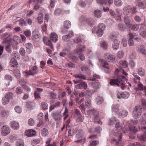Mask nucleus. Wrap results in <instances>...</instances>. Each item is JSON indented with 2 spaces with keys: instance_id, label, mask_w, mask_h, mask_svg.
Listing matches in <instances>:
<instances>
[{
  "instance_id": "f257e3e1",
  "label": "nucleus",
  "mask_w": 146,
  "mask_h": 146,
  "mask_svg": "<svg viewBox=\"0 0 146 146\" xmlns=\"http://www.w3.org/2000/svg\"><path fill=\"white\" fill-rule=\"evenodd\" d=\"M127 80L124 76H119L116 78L111 79L109 82L111 85L119 86V84L121 82H124Z\"/></svg>"
},
{
  "instance_id": "f03ea898",
  "label": "nucleus",
  "mask_w": 146,
  "mask_h": 146,
  "mask_svg": "<svg viewBox=\"0 0 146 146\" xmlns=\"http://www.w3.org/2000/svg\"><path fill=\"white\" fill-rule=\"evenodd\" d=\"M88 111L89 114L92 121L99 124L100 123L101 121L99 119L98 112L92 109H90Z\"/></svg>"
},
{
  "instance_id": "7ed1b4c3",
  "label": "nucleus",
  "mask_w": 146,
  "mask_h": 146,
  "mask_svg": "<svg viewBox=\"0 0 146 146\" xmlns=\"http://www.w3.org/2000/svg\"><path fill=\"white\" fill-rule=\"evenodd\" d=\"M142 108L141 106H137L133 108L132 112L133 116L135 119L139 118L141 115Z\"/></svg>"
},
{
  "instance_id": "20e7f679",
  "label": "nucleus",
  "mask_w": 146,
  "mask_h": 146,
  "mask_svg": "<svg viewBox=\"0 0 146 146\" xmlns=\"http://www.w3.org/2000/svg\"><path fill=\"white\" fill-rule=\"evenodd\" d=\"M83 22H86L87 24L90 26H92L94 24L95 21L91 18H87L84 16H82L80 19Z\"/></svg>"
},
{
  "instance_id": "39448f33",
  "label": "nucleus",
  "mask_w": 146,
  "mask_h": 146,
  "mask_svg": "<svg viewBox=\"0 0 146 146\" xmlns=\"http://www.w3.org/2000/svg\"><path fill=\"white\" fill-rule=\"evenodd\" d=\"M38 72L37 67L36 66H33L31 69L29 70L28 72H26V76L29 75L34 76Z\"/></svg>"
},
{
  "instance_id": "423d86ee",
  "label": "nucleus",
  "mask_w": 146,
  "mask_h": 146,
  "mask_svg": "<svg viewBox=\"0 0 146 146\" xmlns=\"http://www.w3.org/2000/svg\"><path fill=\"white\" fill-rule=\"evenodd\" d=\"M83 131L82 129H79L76 132V137L78 139L75 141V142H79L82 140L83 138Z\"/></svg>"
},
{
  "instance_id": "0eeeda50",
  "label": "nucleus",
  "mask_w": 146,
  "mask_h": 146,
  "mask_svg": "<svg viewBox=\"0 0 146 146\" xmlns=\"http://www.w3.org/2000/svg\"><path fill=\"white\" fill-rule=\"evenodd\" d=\"M73 36V32L72 31H69L66 35L63 36L62 40L65 42H67L69 41L71 37Z\"/></svg>"
},
{
  "instance_id": "6e6552de",
  "label": "nucleus",
  "mask_w": 146,
  "mask_h": 146,
  "mask_svg": "<svg viewBox=\"0 0 146 146\" xmlns=\"http://www.w3.org/2000/svg\"><path fill=\"white\" fill-rule=\"evenodd\" d=\"M10 132V129L9 127L6 125L3 126L2 128L1 134L4 136L9 134Z\"/></svg>"
},
{
  "instance_id": "1a4fd4ad",
  "label": "nucleus",
  "mask_w": 146,
  "mask_h": 146,
  "mask_svg": "<svg viewBox=\"0 0 146 146\" xmlns=\"http://www.w3.org/2000/svg\"><path fill=\"white\" fill-rule=\"evenodd\" d=\"M129 95V93L127 92H124L121 94L118 93L117 96V98L118 99L121 98L127 99L128 98Z\"/></svg>"
},
{
  "instance_id": "9d476101",
  "label": "nucleus",
  "mask_w": 146,
  "mask_h": 146,
  "mask_svg": "<svg viewBox=\"0 0 146 146\" xmlns=\"http://www.w3.org/2000/svg\"><path fill=\"white\" fill-rule=\"evenodd\" d=\"M25 133L26 135L31 137L35 135L36 134V132L35 130L30 129L26 131Z\"/></svg>"
},
{
  "instance_id": "9b49d317",
  "label": "nucleus",
  "mask_w": 146,
  "mask_h": 146,
  "mask_svg": "<svg viewBox=\"0 0 146 146\" xmlns=\"http://www.w3.org/2000/svg\"><path fill=\"white\" fill-rule=\"evenodd\" d=\"M132 7L130 5H128L124 7L123 9V13L124 15H127L131 12Z\"/></svg>"
},
{
  "instance_id": "f8f14e48",
  "label": "nucleus",
  "mask_w": 146,
  "mask_h": 146,
  "mask_svg": "<svg viewBox=\"0 0 146 146\" xmlns=\"http://www.w3.org/2000/svg\"><path fill=\"white\" fill-rule=\"evenodd\" d=\"M75 87L76 88L86 89L87 87V85L85 82H83L76 85Z\"/></svg>"
},
{
  "instance_id": "ddd939ff",
  "label": "nucleus",
  "mask_w": 146,
  "mask_h": 146,
  "mask_svg": "<svg viewBox=\"0 0 146 146\" xmlns=\"http://www.w3.org/2000/svg\"><path fill=\"white\" fill-rule=\"evenodd\" d=\"M104 57L108 61H113L115 60L114 56L109 53H106L104 54Z\"/></svg>"
},
{
  "instance_id": "4468645a",
  "label": "nucleus",
  "mask_w": 146,
  "mask_h": 146,
  "mask_svg": "<svg viewBox=\"0 0 146 146\" xmlns=\"http://www.w3.org/2000/svg\"><path fill=\"white\" fill-rule=\"evenodd\" d=\"M9 113V111L5 110L2 107H0V115L2 117L8 115Z\"/></svg>"
},
{
  "instance_id": "2eb2a0df",
  "label": "nucleus",
  "mask_w": 146,
  "mask_h": 146,
  "mask_svg": "<svg viewBox=\"0 0 146 146\" xmlns=\"http://www.w3.org/2000/svg\"><path fill=\"white\" fill-rule=\"evenodd\" d=\"M52 116L54 119L55 120H60L61 117V115L60 114V113L55 111L53 112L52 113Z\"/></svg>"
},
{
  "instance_id": "dca6fc26",
  "label": "nucleus",
  "mask_w": 146,
  "mask_h": 146,
  "mask_svg": "<svg viewBox=\"0 0 146 146\" xmlns=\"http://www.w3.org/2000/svg\"><path fill=\"white\" fill-rule=\"evenodd\" d=\"M11 127L15 130L19 129V123L15 121H12L11 123Z\"/></svg>"
},
{
  "instance_id": "f3484780",
  "label": "nucleus",
  "mask_w": 146,
  "mask_h": 146,
  "mask_svg": "<svg viewBox=\"0 0 146 146\" xmlns=\"http://www.w3.org/2000/svg\"><path fill=\"white\" fill-rule=\"evenodd\" d=\"M50 37V40L54 43H55L58 40V35L55 33H51Z\"/></svg>"
},
{
  "instance_id": "a211bd4d",
  "label": "nucleus",
  "mask_w": 146,
  "mask_h": 146,
  "mask_svg": "<svg viewBox=\"0 0 146 146\" xmlns=\"http://www.w3.org/2000/svg\"><path fill=\"white\" fill-rule=\"evenodd\" d=\"M137 51L139 52L144 54L146 57V50L143 45H141L138 47Z\"/></svg>"
},
{
  "instance_id": "6ab92c4d",
  "label": "nucleus",
  "mask_w": 146,
  "mask_h": 146,
  "mask_svg": "<svg viewBox=\"0 0 146 146\" xmlns=\"http://www.w3.org/2000/svg\"><path fill=\"white\" fill-rule=\"evenodd\" d=\"M115 127L120 132L125 133V130L126 129L124 127H122L120 124L119 122L115 124Z\"/></svg>"
},
{
  "instance_id": "aec40b11",
  "label": "nucleus",
  "mask_w": 146,
  "mask_h": 146,
  "mask_svg": "<svg viewBox=\"0 0 146 146\" xmlns=\"http://www.w3.org/2000/svg\"><path fill=\"white\" fill-rule=\"evenodd\" d=\"M4 78L5 84L7 86L9 85L10 82L12 80V78L10 76L6 75L4 76Z\"/></svg>"
},
{
  "instance_id": "412c9836",
  "label": "nucleus",
  "mask_w": 146,
  "mask_h": 146,
  "mask_svg": "<svg viewBox=\"0 0 146 146\" xmlns=\"http://www.w3.org/2000/svg\"><path fill=\"white\" fill-rule=\"evenodd\" d=\"M136 91H139L146 90V86H144L141 83L139 84L137 86V87L135 88Z\"/></svg>"
},
{
  "instance_id": "4be33fe9",
  "label": "nucleus",
  "mask_w": 146,
  "mask_h": 146,
  "mask_svg": "<svg viewBox=\"0 0 146 146\" xmlns=\"http://www.w3.org/2000/svg\"><path fill=\"white\" fill-rule=\"evenodd\" d=\"M129 130L132 131L134 134H135L137 132L138 130L137 128L134 125L130 124L129 125Z\"/></svg>"
},
{
  "instance_id": "5701e85b",
  "label": "nucleus",
  "mask_w": 146,
  "mask_h": 146,
  "mask_svg": "<svg viewBox=\"0 0 146 146\" xmlns=\"http://www.w3.org/2000/svg\"><path fill=\"white\" fill-rule=\"evenodd\" d=\"M5 96H6L10 100H12L15 97L13 93L11 92H8L7 93Z\"/></svg>"
},
{
  "instance_id": "b1692460",
  "label": "nucleus",
  "mask_w": 146,
  "mask_h": 146,
  "mask_svg": "<svg viewBox=\"0 0 146 146\" xmlns=\"http://www.w3.org/2000/svg\"><path fill=\"white\" fill-rule=\"evenodd\" d=\"M128 28L131 29L134 31H137L138 30L139 28V25L137 24L132 25L131 24Z\"/></svg>"
},
{
  "instance_id": "393cba45",
  "label": "nucleus",
  "mask_w": 146,
  "mask_h": 146,
  "mask_svg": "<svg viewBox=\"0 0 146 146\" xmlns=\"http://www.w3.org/2000/svg\"><path fill=\"white\" fill-rule=\"evenodd\" d=\"M39 34L38 32L33 31V35L31 37L32 39L33 40L38 39L39 37Z\"/></svg>"
},
{
  "instance_id": "a878e982",
  "label": "nucleus",
  "mask_w": 146,
  "mask_h": 146,
  "mask_svg": "<svg viewBox=\"0 0 146 146\" xmlns=\"http://www.w3.org/2000/svg\"><path fill=\"white\" fill-rule=\"evenodd\" d=\"M124 22L127 26V28L131 24V21L128 17L125 16L124 17Z\"/></svg>"
},
{
  "instance_id": "bb28decb",
  "label": "nucleus",
  "mask_w": 146,
  "mask_h": 146,
  "mask_svg": "<svg viewBox=\"0 0 146 146\" xmlns=\"http://www.w3.org/2000/svg\"><path fill=\"white\" fill-rule=\"evenodd\" d=\"M85 107L88 109L90 108L92 106L91 100L90 99H88L85 101Z\"/></svg>"
},
{
  "instance_id": "cd10ccee",
  "label": "nucleus",
  "mask_w": 146,
  "mask_h": 146,
  "mask_svg": "<svg viewBox=\"0 0 146 146\" xmlns=\"http://www.w3.org/2000/svg\"><path fill=\"white\" fill-rule=\"evenodd\" d=\"M40 107L42 110H46L48 109V105L46 102H42L41 103Z\"/></svg>"
},
{
  "instance_id": "c85d7f7f",
  "label": "nucleus",
  "mask_w": 146,
  "mask_h": 146,
  "mask_svg": "<svg viewBox=\"0 0 146 146\" xmlns=\"http://www.w3.org/2000/svg\"><path fill=\"white\" fill-rule=\"evenodd\" d=\"M85 48L84 46L80 45V47L77 48L76 50V52L78 54H79L84 51L85 49Z\"/></svg>"
},
{
  "instance_id": "c756f323",
  "label": "nucleus",
  "mask_w": 146,
  "mask_h": 146,
  "mask_svg": "<svg viewBox=\"0 0 146 146\" xmlns=\"http://www.w3.org/2000/svg\"><path fill=\"white\" fill-rule=\"evenodd\" d=\"M100 75L95 74L93 75L92 77H91L88 80L94 81L95 80H96L97 79H100Z\"/></svg>"
},
{
  "instance_id": "7c9ffc66",
  "label": "nucleus",
  "mask_w": 146,
  "mask_h": 146,
  "mask_svg": "<svg viewBox=\"0 0 146 146\" xmlns=\"http://www.w3.org/2000/svg\"><path fill=\"white\" fill-rule=\"evenodd\" d=\"M119 63L120 65V66H121V68H125L127 66V62L126 61H120L119 62Z\"/></svg>"
},
{
  "instance_id": "2f4dec72",
  "label": "nucleus",
  "mask_w": 146,
  "mask_h": 146,
  "mask_svg": "<svg viewBox=\"0 0 146 146\" xmlns=\"http://www.w3.org/2000/svg\"><path fill=\"white\" fill-rule=\"evenodd\" d=\"M128 112L126 110H123L120 112L119 114V116L123 118L126 117L128 114Z\"/></svg>"
},
{
  "instance_id": "473e14b6",
  "label": "nucleus",
  "mask_w": 146,
  "mask_h": 146,
  "mask_svg": "<svg viewBox=\"0 0 146 146\" xmlns=\"http://www.w3.org/2000/svg\"><path fill=\"white\" fill-rule=\"evenodd\" d=\"M33 103L32 102H29L26 103V106L28 110H31L33 109Z\"/></svg>"
},
{
  "instance_id": "72a5a7b5",
  "label": "nucleus",
  "mask_w": 146,
  "mask_h": 146,
  "mask_svg": "<svg viewBox=\"0 0 146 146\" xmlns=\"http://www.w3.org/2000/svg\"><path fill=\"white\" fill-rule=\"evenodd\" d=\"M137 70L138 73L140 76H142L145 75V71L143 68H140Z\"/></svg>"
},
{
  "instance_id": "f704fd0d",
  "label": "nucleus",
  "mask_w": 146,
  "mask_h": 146,
  "mask_svg": "<svg viewBox=\"0 0 146 146\" xmlns=\"http://www.w3.org/2000/svg\"><path fill=\"white\" fill-rule=\"evenodd\" d=\"M41 134L42 136H45L48 134V129L45 128L42 129L41 130Z\"/></svg>"
},
{
  "instance_id": "c9c22d12",
  "label": "nucleus",
  "mask_w": 146,
  "mask_h": 146,
  "mask_svg": "<svg viewBox=\"0 0 146 146\" xmlns=\"http://www.w3.org/2000/svg\"><path fill=\"white\" fill-rule=\"evenodd\" d=\"M118 29L121 31H123L125 29V27L123 24L121 23H119L117 25Z\"/></svg>"
},
{
  "instance_id": "e433bc0d",
  "label": "nucleus",
  "mask_w": 146,
  "mask_h": 146,
  "mask_svg": "<svg viewBox=\"0 0 146 146\" xmlns=\"http://www.w3.org/2000/svg\"><path fill=\"white\" fill-rule=\"evenodd\" d=\"M43 40L44 42L46 45L50 46L51 44V42L49 39L46 37H43Z\"/></svg>"
},
{
  "instance_id": "4c0bfd02",
  "label": "nucleus",
  "mask_w": 146,
  "mask_h": 146,
  "mask_svg": "<svg viewBox=\"0 0 146 146\" xmlns=\"http://www.w3.org/2000/svg\"><path fill=\"white\" fill-rule=\"evenodd\" d=\"M10 101V100L5 96L3 98L2 100V103L4 105H6L8 104Z\"/></svg>"
},
{
  "instance_id": "58836bf2",
  "label": "nucleus",
  "mask_w": 146,
  "mask_h": 146,
  "mask_svg": "<svg viewBox=\"0 0 146 146\" xmlns=\"http://www.w3.org/2000/svg\"><path fill=\"white\" fill-rule=\"evenodd\" d=\"M64 26L66 29H69L71 26V23L68 21H65L64 22Z\"/></svg>"
},
{
  "instance_id": "ea45409f",
  "label": "nucleus",
  "mask_w": 146,
  "mask_h": 146,
  "mask_svg": "<svg viewBox=\"0 0 146 146\" xmlns=\"http://www.w3.org/2000/svg\"><path fill=\"white\" fill-rule=\"evenodd\" d=\"M17 146H24V142L21 139H18L16 141Z\"/></svg>"
},
{
  "instance_id": "a19ab883",
  "label": "nucleus",
  "mask_w": 146,
  "mask_h": 146,
  "mask_svg": "<svg viewBox=\"0 0 146 146\" xmlns=\"http://www.w3.org/2000/svg\"><path fill=\"white\" fill-rule=\"evenodd\" d=\"M43 17L41 13L39 14L38 17V23L41 24L43 22Z\"/></svg>"
},
{
  "instance_id": "79ce46f5",
  "label": "nucleus",
  "mask_w": 146,
  "mask_h": 146,
  "mask_svg": "<svg viewBox=\"0 0 146 146\" xmlns=\"http://www.w3.org/2000/svg\"><path fill=\"white\" fill-rule=\"evenodd\" d=\"M92 86L93 88L96 89H98L100 88V86L101 84L99 82H94L92 84Z\"/></svg>"
},
{
  "instance_id": "37998d69",
  "label": "nucleus",
  "mask_w": 146,
  "mask_h": 146,
  "mask_svg": "<svg viewBox=\"0 0 146 146\" xmlns=\"http://www.w3.org/2000/svg\"><path fill=\"white\" fill-rule=\"evenodd\" d=\"M99 141H98L91 140L90 141V145L89 146H96L99 143Z\"/></svg>"
},
{
  "instance_id": "c03bdc74",
  "label": "nucleus",
  "mask_w": 146,
  "mask_h": 146,
  "mask_svg": "<svg viewBox=\"0 0 146 146\" xmlns=\"http://www.w3.org/2000/svg\"><path fill=\"white\" fill-rule=\"evenodd\" d=\"M115 73L117 74L118 72H121L123 73V74L127 76V74L125 72L124 69H117L115 70Z\"/></svg>"
},
{
  "instance_id": "a18cd8bd",
  "label": "nucleus",
  "mask_w": 146,
  "mask_h": 146,
  "mask_svg": "<svg viewBox=\"0 0 146 146\" xmlns=\"http://www.w3.org/2000/svg\"><path fill=\"white\" fill-rule=\"evenodd\" d=\"M13 72L14 74L17 78H19L20 75V73L19 70L17 69H15L13 70Z\"/></svg>"
},
{
  "instance_id": "49530a36",
  "label": "nucleus",
  "mask_w": 146,
  "mask_h": 146,
  "mask_svg": "<svg viewBox=\"0 0 146 146\" xmlns=\"http://www.w3.org/2000/svg\"><path fill=\"white\" fill-rule=\"evenodd\" d=\"M74 76L76 78H79L80 79H86V78L84 76L81 74H75L74 75Z\"/></svg>"
},
{
  "instance_id": "de8ad7c7",
  "label": "nucleus",
  "mask_w": 146,
  "mask_h": 146,
  "mask_svg": "<svg viewBox=\"0 0 146 146\" xmlns=\"http://www.w3.org/2000/svg\"><path fill=\"white\" fill-rule=\"evenodd\" d=\"M97 104L100 105L102 104L104 101L103 98L100 96H98L96 98Z\"/></svg>"
},
{
  "instance_id": "09e8293b",
  "label": "nucleus",
  "mask_w": 146,
  "mask_h": 146,
  "mask_svg": "<svg viewBox=\"0 0 146 146\" xmlns=\"http://www.w3.org/2000/svg\"><path fill=\"white\" fill-rule=\"evenodd\" d=\"M80 69L81 71L85 72H88L89 71V69L86 67L83 66H80Z\"/></svg>"
},
{
  "instance_id": "8fccbe9b",
  "label": "nucleus",
  "mask_w": 146,
  "mask_h": 146,
  "mask_svg": "<svg viewBox=\"0 0 146 146\" xmlns=\"http://www.w3.org/2000/svg\"><path fill=\"white\" fill-rule=\"evenodd\" d=\"M138 4V6L141 8L144 9L146 7V3L145 2H139Z\"/></svg>"
},
{
  "instance_id": "3c124183",
  "label": "nucleus",
  "mask_w": 146,
  "mask_h": 146,
  "mask_svg": "<svg viewBox=\"0 0 146 146\" xmlns=\"http://www.w3.org/2000/svg\"><path fill=\"white\" fill-rule=\"evenodd\" d=\"M24 34L27 37H29L31 36V33L30 30H26L23 32Z\"/></svg>"
},
{
  "instance_id": "603ef678",
  "label": "nucleus",
  "mask_w": 146,
  "mask_h": 146,
  "mask_svg": "<svg viewBox=\"0 0 146 146\" xmlns=\"http://www.w3.org/2000/svg\"><path fill=\"white\" fill-rule=\"evenodd\" d=\"M95 16L96 17L100 18L101 16V11L99 10H96L94 11Z\"/></svg>"
},
{
  "instance_id": "864d4df0",
  "label": "nucleus",
  "mask_w": 146,
  "mask_h": 146,
  "mask_svg": "<svg viewBox=\"0 0 146 146\" xmlns=\"http://www.w3.org/2000/svg\"><path fill=\"white\" fill-rule=\"evenodd\" d=\"M114 3L115 5L117 7L121 6L122 4L121 0H115Z\"/></svg>"
},
{
  "instance_id": "5fc2aeb1",
  "label": "nucleus",
  "mask_w": 146,
  "mask_h": 146,
  "mask_svg": "<svg viewBox=\"0 0 146 146\" xmlns=\"http://www.w3.org/2000/svg\"><path fill=\"white\" fill-rule=\"evenodd\" d=\"M105 26L103 24H100L98 25V29L104 31L105 29Z\"/></svg>"
},
{
  "instance_id": "6e6d98bb",
  "label": "nucleus",
  "mask_w": 146,
  "mask_h": 146,
  "mask_svg": "<svg viewBox=\"0 0 146 146\" xmlns=\"http://www.w3.org/2000/svg\"><path fill=\"white\" fill-rule=\"evenodd\" d=\"M139 139L142 141H145L146 139V133L143 134L140 136L138 137Z\"/></svg>"
},
{
  "instance_id": "4d7b16f0",
  "label": "nucleus",
  "mask_w": 146,
  "mask_h": 146,
  "mask_svg": "<svg viewBox=\"0 0 146 146\" xmlns=\"http://www.w3.org/2000/svg\"><path fill=\"white\" fill-rule=\"evenodd\" d=\"M119 107L118 105H114L112 106V111L117 112L119 110Z\"/></svg>"
},
{
  "instance_id": "13d9d810",
  "label": "nucleus",
  "mask_w": 146,
  "mask_h": 146,
  "mask_svg": "<svg viewBox=\"0 0 146 146\" xmlns=\"http://www.w3.org/2000/svg\"><path fill=\"white\" fill-rule=\"evenodd\" d=\"M140 35L143 38H146V30H142L140 31Z\"/></svg>"
},
{
  "instance_id": "bf43d9fd",
  "label": "nucleus",
  "mask_w": 146,
  "mask_h": 146,
  "mask_svg": "<svg viewBox=\"0 0 146 146\" xmlns=\"http://www.w3.org/2000/svg\"><path fill=\"white\" fill-rule=\"evenodd\" d=\"M11 65L12 67L16 66L18 64L17 61L15 59H13L11 61Z\"/></svg>"
},
{
  "instance_id": "052dcab7",
  "label": "nucleus",
  "mask_w": 146,
  "mask_h": 146,
  "mask_svg": "<svg viewBox=\"0 0 146 146\" xmlns=\"http://www.w3.org/2000/svg\"><path fill=\"white\" fill-rule=\"evenodd\" d=\"M117 35L114 34L113 33H111L110 34L109 38L111 40L116 39V38L117 37Z\"/></svg>"
},
{
  "instance_id": "680f3d73",
  "label": "nucleus",
  "mask_w": 146,
  "mask_h": 146,
  "mask_svg": "<svg viewBox=\"0 0 146 146\" xmlns=\"http://www.w3.org/2000/svg\"><path fill=\"white\" fill-rule=\"evenodd\" d=\"M117 57L119 58H122L123 56L124 52L122 51H119L117 54Z\"/></svg>"
},
{
  "instance_id": "e2e57ef3",
  "label": "nucleus",
  "mask_w": 146,
  "mask_h": 146,
  "mask_svg": "<svg viewBox=\"0 0 146 146\" xmlns=\"http://www.w3.org/2000/svg\"><path fill=\"white\" fill-rule=\"evenodd\" d=\"M19 25L20 26H22L23 25H26L27 23L26 22L23 20L20 19L19 20Z\"/></svg>"
},
{
  "instance_id": "0e129e2a",
  "label": "nucleus",
  "mask_w": 146,
  "mask_h": 146,
  "mask_svg": "<svg viewBox=\"0 0 146 146\" xmlns=\"http://www.w3.org/2000/svg\"><path fill=\"white\" fill-rule=\"evenodd\" d=\"M82 39L80 36H78L74 39L75 42L77 43H80L82 42Z\"/></svg>"
},
{
  "instance_id": "69168bd1",
  "label": "nucleus",
  "mask_w": 146,
  "mask_h": 146,
  "mask_svg": "<svg viewBox=\"0 0 146 146\" xmlns=\"http://www.w3.org/2000/svg\"><path fill=\"white\" fill-rule=\"evenodd\" d=\"M28 123L29 126H33L35 124L34 120L32 118H30L28 120Z\"/></svg>"
},
{
  "instance_id": "338daca9",
  "label": "nucleus",
  "mask_w": 146,
  "mask_h": 146,
  "mask_svg": "<svg viewBox=\"0 0 146 146\" xmlns=\"http://www.w3.org/2000/svg\"><path fill=\"white\" fill-rule=\"evenodd\" d=\"M19 53L21 56H25L26 53L25 49L22 47L20 49Z\"/></svg>"
},
{
  "instance_id": "774afa93",
  "label": "nucleus",
  "mask_w": 146,
  "mask_h": 146,
  "mask_svg": "<svg viewBox=\"0 0 146 146\" xmlns=\"http://www.w3.org/2000/svg\"><path fill=\"white\" fill-rule=\"evenodd\" d=\"M131 146H145L143 145H142L139 142H136L135 143H131Z\"/></svg>"
}]
</instances>
